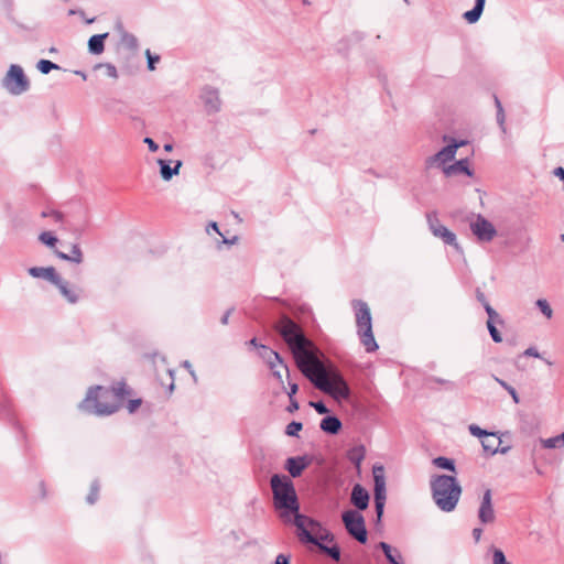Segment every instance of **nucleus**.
<instances>
[{
	"label": "nucleus",
	"mask_w": 564,
	"mask_h": 564,
	"mask_svg": "<svg viewBox=\"0 0 564 564\" xmlns=\"http://www.w3.org/2000/svg\"><path fill=\"white\" fill-rule=\"evenodd\" d=\"M55 254L57 258L65 260V261L73 262V263L79 264L83 262V252L78 245H73L72 251L69 254L64 253L58 250H55Z\"/></svg>",
	"instance_id": "nucleus-27"
},
{
	"label": "nucleus",
	"mask_w": 564,
	"mask_h": 564,
	"mask_svg": "<svg viewBox=\"0 0 564 564\" xmlns=\"http://www.w3.org/2000/svg\"><path fill=\"white\" fill-rule=\"evenodd\" d=\"M470 434L476 437L484 438L485 436L492 435V432H487L486 430L480 429L478 425L471 424L468 427Z\"/></svg>",
	"instance_id": "nucleus-44"
},
{
	"label": "nucleus",
	"mask_w": 564,
	"mask_h": 564,
	"mask_svg": "<svg viewBox=\"0 0 564 564\" xmlns=\"http://www.w3.org/2000/svg\"><path fill=\"white\" fill-rule=\"evenodd\" d=\"M554 174H555L556 176H558L561 180H563V182H564V169H563V167H561V166H560V167H556V169L554 170Z\"/></svg>",
	"instance_id": "nucleus-63"
},
{
	"label": "nucleus",
	"mask_w": 564,
	"mask_h": 564,
	"mask_svg": "<svg viewBox=\"0 0 564 564\" xmlns=\"http://www.w3.org/2000/svg\"><path fill=\"white\" fill-rule=\"evenodd\" d=\"M431 491L435 505L442 511L451 512L459 501L462 487L454 476L436 475L431 478Z\"/></svg>",
	"instance_id": "nucleus-2"
},
{
	"label": "nucleus",
	"mask_w": 564,
	"mask_h": 564,
	"mask_svg": "<svg viewBox=\"0 0 564 564\" xmlns=\"http://www.w3.org/2000/svg\"><path fill=\"white\" fill-rule=\"evenodd\" d=\"M99 489L100 487L98 480H94L90 486V491L86 498L89 505H94L98 500Z\"/></svg>",
	"instance_id": "nucleus-37"
},
{
	"label": "nucleus",
	"mask_w": 564,
	"mask_h": 564,
	"mask_svg": "<svg viewBox=\"0 0 564 564\" xmlns=\"http://www.w3.org/2000/svg\"><path fill=\"white\" fill-rule=\"evenodd\" d=\"M487 328L488 332L495 343H501L502 337L497 327L495 326V323H491V321H487Z\"/></svg>",
	"instance_id": "nucleus-42"
},
{
	"label": "nucleus",
	"mask_w": 564,
	"mask_h": 564,
	"mask_svg": "<svg viewBox=\"0 0 564 564\" xmlns=\"http://www.w3.org/2000/svg\"><path fill=\"white\" fill-rule=\"evenodd\" d=\"M453 142L441 149L437 153H435L432 156H429L425 160V167L426 169H433V167H441L444 171V167H447V163L453 161L455 158V154L457 152V149L465 144L464 141L456 142L455 140H452Z\"/></svg>",
	"instance_id": "nucleus-9"
},
{
	"label": "nucleus",
	"mask_w": 564,
	"mask_h": 564,
	"mask_svg": "<svg viewBox=\"0 0 564 564\" xmlns=\"http://www.w3.org/2000/svg\"><path fill=\"white\" fill-rule=\"evenodd\" d=\"M200 99L207 113H216L221 108V100L218 89L212 86H205L200 93Z\"/></svg>",
	"instance_id": "nucleus-11"
},
{
	"label": "nucleus",
	"mask_w": 564,
	"mask_h": 564,
	"mask_svg": "<svg viewBox=\"0 0 564 564\" xmlns=\"http://www.w3.org/2000/svg\"><path fill=\"white\" fill-rule=\"evenodd\" d=\"M495 380L505 389L507 390V392L511 395L512 400L514 401V403H519L520 400H519V395L516 391V389L513 387H511L510 384H508L505 380L502 379H499L498 377H495Z\"/></svg>",
	"instance_id": "nucleus-38"
},
{
	"label": "nucleus",
	"mask_w": 564,
	"mask_h": 564,
	"mask_svg": "<svg viewBox=\"0 0 564 564\" xmlns=\"http://www.w3.org/2000/svg\"><path fill=\"white\" fill-rule=\"evenodd\" d=\"M427 223H429L430 230L432 231L433 235H434V230L436 228L443 227V225L440 223V220L437 219L435 214L427 215Z\"/></svg>",
	"instance_id": "nucleus-46"
},
{
	"label": "nucleus",
	"mask_w": 564,
	"mask_h": 564,
	"mask_svg": "<svg viewBox=\"0 0 564 564\" xmlns=\"http://www.w3.org/2000/svg\"><path fill=\"white\" fill-rule=\"evenodd\" d=\"M144 143H147V144H148L149 150H150L151 152H155V151H158V149H159V145L153 141V139H151V138H149V137L144 139Z\"/></svg>",
	"instance_id": "nucleus-56"
},
{
	"label": "nucleus",
	"mask_w": 564,
	"mask_h": 564,
	"mask_svg": "<svg viewBox=\"0 0 564 564\" xmlns=\"http://www.w3.org/2000/svg\"><path fill=\"white\" fill-rule=\"evenodd\" d=\"M384 503L386 502H383V501L375 500V508H376V513H377L378 520H380L383 514Z\"/></svg>",
	"instance_id": "nucleus-52"
},
{
	"label": "nucleus",
	"mask_w": 564,
	"mask_h": 564,
	"mask_svg": "<svg viewBox=\"0 0 564 564\" xmlns=\"http://www.w3.org/2000/svg\"><path fill=\"white\" fill-rule=\"evenodd\" d=\"M481 534H482V529L481 528H475L473 530V538H474L476 543H478L480 541Z\"/></svg>",
	"instance_id": "nucleus-59"
},
{
	"label": "nucleus",
	"mask_w": 564,
	"mask_h": 564,
	"mask_svg": "<svg viewBox=\"0 0 564 564\" xmlns=\"http://www.w3.org/2000/svg\"><path fill=\"white\" fill-rule=\"evenodd\" d=\"M278 368H282V367L278 365L274 369H271L272 373L281 383H283L282 373Z\"/></svg>",
	"instance_id": "nucleus-62"
},
{
	"label": "nucleus",
	"mask_w": 564,
	"mask_h": 564,
	"mask_svg": "<svg viewBox=\"0 0 564 564\" xmlns=\"http://www.w3.org/2000/svg\"><path fill=\"white\" fill-rule=\"evenodd\" d=\"M290 555L281 553L275 557L274 564H290Z\"/></svg>",
	"instance_id": "nucleus-54"
},
{
	"label": "nucleus",
	"mask_w": 564,
	"mask_h": 564,
	"mask_svg": "<svg viewBox=\"0 0 564 564\" xmlns=\"http://www.w3.org/2000/svg\"><path fill=\"white\" fill-rule=\"evenodd\" d=\"M478 519L481 524H491L496 520V513L492 506L491 490L487 489L484 492L479 509Z\"/></svg>",
	"instance_id": "nucleus-12"
},
{
	"label": "nucleus",
	"mask_w": 564,
	"mask_h": 564,
	"mask_svg": "<svg viewBox=\"0 0 564 564\" xmlns=\"http://www.w3.org/2000/svg\"><path fill=\"white\" fill-rule=\"evenodd\" d=\"M486 313L488 314V321H491V323L499 322L501 323L499 318V314L491 307L489 303H486V306H484Z\"/></svg>",
	"instance_id": "nucleus-47"
},
{
	"label": "nucleus",
	"mask_w": 564,
	"mask_h": 564,
	"mask_svg": "<svg viewBox=\"0 0 564 564\" xmlns=\"http://www.w3.org/2000/svg\"><path fill=\"white\" fill-rule=\"evenodd\" d=\"M542 446L544 448H562L564 447V443L562 442L560 435H556L554 437H550L546 440H542Z\"/></svg>",
	"instance_id": "nucleus-36"
},
{
	"label": "nucleus",
	"mask_w": 564,
	"mask_h": 564,
	"mask_svg": "<svg viewBox=\"0 0 564 564\" xmlns=\"http://www.w3.org/2000/svg\"><path fill=\"white\" fill-rule=\"evenodd\" d=\"M296 410H299V402L294 398H292V399H290V404L288 406V411L293 412Z\"/></svg>",
	"instance_id": "nucleus-60"
},
{
	"label": "nucleus",
	"mask_w": 564,
	"mask_h": 564,
	"mask_svg": "<svg viewBox=\"0 0 564 564\" xmlns=\"http://www.w3.org/2000/svg\"><path fill=\"white\" fill-rule=\"evenodd\" d=\"M234 308H228L225 314L223 315L220 322L223 325H227L228 324V321H229V316L230 314L232 313Z\"/></svg>",
	"instance_id": "nucleus-61"
},
{
	"label": "nucleus",
	"mask_w": 564,
	"mask_h": 564,
	"mask_svg": "<svg viewBox=\"0 0 564 564\" xmlns=\"http://www.w3.org/2000/svg\"><path fill=\"white\" fill-rule=\"evenodd\" d=\"M501 444V440L496 436V433H492L490 436H485L481 440V446L484 452L489 455H495L499 452V445Z\"/></svg>",
	"instance_id": "nucleus-26"
},
{
	"label": "nucleus",
	"mask_w": 564,
	"mask_h": 564,
	"mask_svg": "<svg viewBox=\"0 0 564 564\" xmlns=\"http://www.w3.org/2000/svg\"><path fill=\"white\" fill-rule=\"evenodd\" d=\"M2 87L11 95L19 96L30 89V80L20 65H10L1 82Z\"/></svg>",
	"instance_id": "nucleus-7"
},
{
	"label": "nucleus",
	"mask_w": 564,
	"mask_h": 564,
	"mask_svg": "<svg viewBox=\"0 0 564 564\" xmlns=\"http://www.w3.org/2000/svg\"><path fill=\"white\" fill-rule=\"evenodd\" d=\"M108 33L93 35L88 41V50L94 55H99L105 51V40Z\"/></svg>",
	"instance_id": "nucleus-25"
},
{
	"label": "nucleus",
	"mask_w": 564,
	"mask_h": 564,
	"mask_svg": "<svg viewBox=\"0 0 564 564\" xmlns=\"http://www.w3.org/2000/svg\"><path fill=\"white\" fill-rule=\"evenodd\" d=\"M495 105H496L497 111H500V109H503L502 105L497 96H495Z\"/></svg>",
	"instance_id": "nucleus-64"
},
{
	"label": "nucleus",
	"mask_w": 564,
	"mask_h": 564,
	"mask_svg": "<svg viewBox=\"0 0 564 564\" xmlns=\"http://www.w3.org/2000/svg\"><path fill=\"white\" fill-rule=\"evenodd\" d=\"M434 236L442 239L445 245L454 247L456 251L460 253L463 252L462 247L457 242L456 235L447 227L443 226L442 228H436L434 230Z\"/></svg>",
	"instance_id": "nucleus-20"
},
{
	"label": "nucleus",
	"mask_w": 564,
	"mask_h": 564,
	"mask_svg": "<svg viewBox=\"0 0 564 564\" xmlns=\"http://www.w3.org/2000/svg\"><path fill=\"white\" fill-rule=\"evenodd\" d=\"M485 2L486 0H476L474 8L464 13V19L470 24L476 23L481 17Z\"/></svg>",
	"instance_id": "nucleus-28"
},
{
	"label": "nucleus",
	"mask_w": 564,
	"mask_h": 564,
	"mask_svg": "<svg viewBox=\"0 0 564 564\" xmlns=\"http://www.w3.org/2000/svg\"><path fill=\"white\" fill-rule=\"evenodd\" d=\"M310 465V459L306 456L289 457L285 462V469L289 474L296 478L300 477L303 470Z\"/></svg>",
	"instance_id": "nucleus-16"
},
{
	"label": "nucleus",
	"mask_w": 564,
	"mask_h": 564,
	"mask_svg": "<svg viewBox=\"0 0 564 564\" xmlns=\"http://www.w3.org/2000/svg\"><path fill=\"white\" fill-rule=\"evenodd\" d=\"M145 55H147V58H148V68L150 70H153L155 68V63H158L160 61V56L159 55H152L150 50H147L145 51Z\"/></svg>",
	"instance_id": "nucleus-48"
},
{
	"label": "nucleus",
	"mask_w": 564,
	"mask_h": 564,
	"mask_svg": "<svg viewBox=\"0 0 564 564\" xmlns=\"http://www.w3.org/2000/svg\"><path fill=\"white\" fill-rule=\"evenodd\" d=\"M470 229L480 241H491L497 235L494 225L480 215L477 216L475 221L470 223Z\"/></svg>",
	"instance_id": "nucleus-10"
},
{
	"label": "nucleus",
	"mask_w": 564,
	"mask_h": 564,
	"mask_svg": "<svg viewBox=\"0 0 564 564\" xmlns=\"http://www.w3.org/2000/svg\"><path fill=\"white\" fill-rule=\"evenodd\" d=\"M99 68H104L105 69V74L110 77V78H113V79H117L118 78V70L116 68V66L111 63H99V64H96L95 65V69H99Z\"/></svg>",
	"instance_id": "nucleus-34"
},
{
	"label": "nucleus",
	"mask_w": 564,
	"mask_h": 564,
	"mask_svg": "<svg viewBox=\"0 0 564 564\" xmlns=\"http://www.w3.org/2000/svg\"><path fill=\"white\" fill-rule=\"evenodd\" d=\"M365 456L366 447L362 444L356 445L347 452L348 460L355 465L358 471H360L361 463L365 459Z\"/></svg>",
	"instance_id": "nucleus-23"
},
{
	"label": "nucleus",
	"mask_w": 564,
	"mask_h": 564,
	"mask_svg": "<svg viewBox=\"0 0 564 564\" xmlns=\"http://www.w3.org/2000/svg\"><path fill=\"white\" fill-rule=\"evenodd\" d=\"M29 274L33 278H41L50 281L55 284L56 281L61 278L55 268L53 267H32L28 270Z\"/></svg>",
	"instance_id": "nucleus-18"
},
{
	"label": "nucleus",
	"mask_w": 564,
	"mask_h": 564,
	"mask_svg": "<svg viewBox=\"0 0 564 564\" xmlns=\"http://www.w3.org/2000/svg\"><path fill=\"white\" fill-rule=\"evenodd\" d=\"M118 30L120 33L121 44L130 51L138 50L139 44L137 37L133 34L126 32L121 25L118 26Z\"/></svg>",
	"instance_id": "nucleus-30"
},
{
	"label": "nucleus",
	"mask_w": 564,
	"mask_h": 564,
	"mask_svg": "<svg viewBox=\"0 0 564 564\" xmlns=\"http://www.w3.org/2000/svg\"><path fill=\"white\" fill-rule=\"evenodd\" d=\"M303 425L301 422L292 421L286 425L285 433L289 436H297L299 432L302 430Z\"/></svg>",
	"instance_id": "nucleus-41"
},
{
	"label": "nucleus",
	"mask_w": 564,
	"mask_h": 564,
	"mask_svg": "<svg viewBox=\"0 0 564 564\" xmlns=\"http://www.w3.org/2000/svg\"><path fill=\"white\" fill-rule=\"evenodd\" d=\"M433 464L438 467V468H442V469H446V470H451L453 473L456 471L455 469V463L453 459L451 458H447V457H444V456H438L436 458L433 459Z\"/></svg>",
	"instance_id": "nucleus-33"
},
{
	"label": "nucleus",
	"mask_w": 564,
	"mask_h": 564,
	"mask_svg": "<svg viewBox=\"0 0 564 564\" xmlns=\"http://www.w3.org/2000/svg\"><path fill=\"white\" fill-rule=\"evenodd\" d=\"M485 2L486 0H476L474 8L464 13V19L470 24L476 23L481 17Z\"/></svg>",
	"instance_id": "nucleus-29"
},
{
	"label": "nucleus",
	"mask_w": 564,
	"mask_h": 564,
	"mask_svg": "<svg viewBox=\"0 0 564 564\" xmlns=\"http://www.w3.org/2000/svg\"><path fill=\"white\" fill-rule=\"evenodd\" d=\"M297 390H299L297 384H296V383H294V382H293V383H292V382H290V383H289V391H288V395H289V398H290V399L294 398V395L296 394Z\"/></svg>",
	"instance_id": "nucleus-57"
},
{
	"label": "nucleus",
	"mask_w": 564,
	"mask_h": 564,
	"mask_svg": "<svg viewBox=\"0 0 564 564\" xmlns=\"http://www.w3.org/2000/svg\"><path fill=\"white\" fill-rule=\"evenodd\" d=\"M319 427L328 434H337L341 429V422L337 416L329 415L321 421Z\"/></svg>",
	"instance_id": "nucleus-24"
},
{
	"label": "nucleus",
	"mask_w": 564,
	"mask_h": 564,
	"mask_svg": "<svg viewBox=\"0 0 564 564\" xmlns=\"http://www.w3.org/2000/svg\"><path fill=\"white\" fill-rule=\"evenodd\" d=\"M140 404H141L140 399L130 400L127 405L129 413H133L140 406Z\"/></svg>",
	"instance_id": "nucleus-53"
},
{
	"label": "nucleus",
	"mask_w": 564,
	"mask_h": 564,
	"mask_svg": "<svg viewBox=\"0 0 564 564\" xmlns=\"http://www.w3.org/2000/svg\"><path fill=\"white\" fill-rule=\"evenodd\" d=\"M310 405L312 408L315 409V411L318 413V414H326L328 413V409L327 406L322 402V401H317V402H313L311 401L310 402Z\"/></svg>",
	"instance_id": "nucleus-50"
},
{
	"label": "nucleus",
	"mask_w": 564,
	"mask_h": 564,
	"mask_svg": "<svg viewBox=\"0 0 564 564\" xmlns=\"http://www.w3.org/2000/svg\"><path fill=\"white\" fill-rule=\"evenodd\" d=\"M170 161L159 159L158 164L160 165V174L164 181L172 180L173 176L180 173L182 167V161H176L174 167H171Z\"/></svg>",
	"instance_id": "nucleus-21"
},
{
	"label": "nucleus",
	"mask_w": 564,
	"mask_h": 564,
	"mask_svg": "<svg viewBox=\"0 0 564 564\" xmlns=\"http://www.w3.org/2000/svg\"><path fill=\"white\" fill-rule=\"evenodd\" d=\"M476 299L482 304V306H486V303H489L484 294L479 289L476 290Z\"/></svg>",
	"instance_id": "nucleus-58"
},
{
	"label": "nucleus",
	"mask_w": 564,
	"mask_h": 564,
	"mask_svg": "<svg viewBox=\"0 0 564 564\" xmlns=\"http://www.w3.org/2000/svg\"><path fill=\"white\" fill-rule=\"evenodd\" d=\"M341 520L349 535L359 543L364 544L367 542V529L361 513L357 510H346L341 514Z\"/></svg>",
	"instance_id": "nucleus-8"
},
{
	"label": "nucleus",
	"mask_w": 564,
	"mask_h": 564,
	"mask_svg": "<svg viewBox=\"0 0 564 564\" xmlns=\"http://www.w3.org/2000/svg\"><path fill=\"white\" fill-rule=\"evenodd\" d=\"M523 355L527 356V357H534V358H540V354L538 351V349L535 347H529L527 348L524 351H523Z\"/></svg>",
	"instance_id": "nucleus-55"
},
{
	"label": "nucleus",
	"mask_w": 564,
	"mask_h": 564,
	"mask_svg": "<svg viewBox=\"0 0 564 564\" xmlns=\"http://www.w3.org/2000/svg\"><path fill=\"white\" fill-rule=\"evenodd\" d=\"M293 523L297 529V538L301 543L314 545L321 543L317 536L324 530L321 522L307 516L296 513Z\"/></svg>",
	"instance_id": "nucleus-6"
},
{
	"label": "nucleus",
	"mask_w": 564,
	"mask_h": 564,
	"mask_svg": "<svg viewBox=\"0 0 564 564\" xmlns=\"http://www.w3.org/2000/svg\"><path fill=\"white\" fill-rule=\"evenodd\" d=\"M101 390L106 388L96 386L89 388L86 398L79 403V409L89 414L110 415L118 411L119 403L115 400H105Z\"/></svg>",
	"instance_id": "nucleus-5"
},
{
	"label": "nucleus",
	"mask_w": 564,
	"mask_h": 564,
	"mask_svg": "<svg viewBox=\"0 0 564 564\" xmlns=\"http://www.w3.org/2000/svg\"><path fill=\"white\" fill-rule=\"evenodd\" d=\"M505 120H506L505 110L500 109V111H497V122L503 132H506Z\"/></svg>",
	"instance_id": "nucleus-51"
},
{
	"label": "nucleus",
	"mask_w": 564,
	"mask_h": 564,
	"mask_svg": "<svg viewBox=\"0 0 564 564\" xmlns=\"http://www.w3.org/2000/svg\"><path fill=\"white\" fill-rule=\"evenodd\" d=\"M318 539H319V542H324V541H327V542H334L335 541V536L334 534L324 528V530L317 535Z\"/></svg>",
	"instance_id": "nucleus-49"
},
{
	"label": "nucleus",
	"mask_w": 564,
	"mask_h": 564,
	"mask_svg": "<svg viewBox=\"0 0 564 564\" xmlns=\"http://www.w3.org/2000/svg\"><path fill=\"white\" fill-rule=\"evenodd\" d=\"M536 306L539 307V310L541 311V313H542L545 317H547V318H551V317H552V315H553V311H552V308H551V306H550V304L547 303V301H546V300H544V299H539V300L536 301Z\"/></svg>",
	"instance_id": "nucleus-40"
},
{
	"label": "nucleus",
	"mask_w": 564,
	"mask_h": 564,
	"mask_svg": "<svg viewBox=\"0 0 564 564\" xmlns=\"http://www.w3.org/2000/svg\"><path fill=\"white\" fill-rule=\"evenodd\" d=\"M459 173L471 176L473 173L469 169V162L467 159L458 160L455 163L447 165V167H444V174L446 176H452Z\"/></svg>",
	"instance_id": "nucleus-22"
},
{
	"label": "nucleus",
	"mask_w": 564,
	"mask_h": 564,
	"mask_svg": "<svg viewBox=\"0 0 564 564\" xmlns=\"http://www.w3.org/2000/svg\"><path fill=\"white\" fill-rule=\"evenodd\" d=\"M270 482L273 492L274 507L283 510L281 517L284 521H289V516L291 513L294 517L296 513H300V505L293 482L286 476L278 474L271 477Z\"/></svg>",
	"instance_id": "nucleus-3"
},
{
	"label": "nucleus",
	"mask_w": 564,
	"mask_h": 564,
	"mask_svg": "<svg viewBox=\"0 0 564 564\" xmlns=\"http://www.w3.org/2000/svg\"><path fill=\"white\" fill-rule=\"evenodd\" d=\"M316 546L321 552L327 554L334 561L338 562L340 560V549L338 545L334 544L333 546H328L321 542Z\"/></svg>",
	"instance_id": "nucleus-32"
},
{
	"label": "nucleus",
	"mask_w": 564,
	"mask_h": 564,
	"mask_svg": "<svg viewBox=\"0 0 564 564\" xmlns=\"http://www.w3.org/2000/svg\"><path fill=\"white\" fill-rule=\"evenodd\" d=\"M37 69L42 74H48L53 69H59V66L48 59H41L36 64Z\"/></svg>",
	"instance_id": "nucleus-35"
},
{
	"label": "nucleus",
	"mask_w": 564,
	"mask_h": 564,
	"mask_svg": "<svg viewBox=\"0 0 564 564\" xmlns=\"http://www.w3.org/2000/svg\"><path fill=\"white\" fill-rule=\"evenodd\" d=\"M54 285L58 289L62 296L65 297L68 303L75 304L78 302L80 290L77 286H70L69 283L63 278H59Z\"/></svg>",
	"instance_id": "nucleus-15"
},
{
	"label": "nucleus",
	"mask_w": 564,
	"mask_h": 564,
	"mask_svg": "<svg viewBox=\"0 0 564 564\" xmlns=\"http://www.w3.org/2000/svg\"><path fill=\"white\" fill-rule=\"evenodd\" d=\"M259 348H260V356H261V358L267 361V364L270 367V369H274L279 365V366H281L285 370L288 377L290 376L289 368L284 364V361L281 358L279 352L270 349L265 345H260Z\"/></svg>",
	"instance_id": "nucleus-14"
},
{
	"label": "nucleus",
	"mask_w": 564,
	"mask_h": 564,
	"mask_svg": "<svg viewBox=\"0 0 564 564\" xmlns=\"http://www.w3.org/2000/svg\"><path fill=\"white\" fill-rule=\"evenodd\" d=\"M372 475L375 481V500L386 502V477L383 466L375 465L372 467Z\"/></svg>",
	"instance_id": "nucleus-13"
},
{
	"label": "nucleus",
	"mask_w": 564,
	"mask_h": 564,
	"mask_svg": "<svg viewBox=\"0 0 564 564\" xmlns=\"http://www.w3.org/2000/svg\"><path fill=\"white\" fill-rule=\"evenodd\" d=\"M350 501L358 510H365L369 505V494L361 485L356 484L351 490Z\"/></svg>",
	"instance_id": "nucleus-17"
},
{
	"label": "nucleus",
	"mask_w": 564,
	"mask_h": 564,
	"mask_svg": "<svg viewBox=\"0 0 564 564\" xmlns=\"http://www.w3.org/2000/svg\"><path fill=\"white\" fill-rule=\"evenodd\" d=\"M127 394H129V390L124 383H118L111 389L106 388V390H101V397L105 400H115L119 405Z\"/></svg>",
	"instance_id": "nucleus-19"
},
{
	"label": "nucleus",
	"mask_w": 564,
	"mask_h": 564,
	"mask_svg": "<svg viewBox=\"0 0 564 564\" xmlns=\"http://www.w3.org/2000/svg\"><path fill=\"white\" fill-rule=\"evenodd\" d=\"M41 215H42V217H51L56 223H62L64 219V215L61 212L55 210V209L43 210Z\"/></svg>",
	"instance_id": "nucleus-45"
},
{
	"label": "nucleus",
	"mask_w": 564,
	"mask_h": 564,
	"mask_svg": "<svg viewBox=\"0 0 564 564\" xmlns=\"http://www.w3.org/2000/svg\"><path fill=\"white\" fill-rule=\"evenodd\" d=\"M39 239L42 243L46 245L50 248H53L55 246V243L57 242V238L55 236H53L52 232H50V231H43L39 236Z\"/></svg>",
	"instance_id": "nucleus-39"
},
{
	"label": "nucleus",
	"mask_w": 564,
	"mask_h": 564,
	"mask_svg": "<svg viewBox=\"0 0 564 564\" xmlns=\"http://www.w3.org/2000/svg\"><path fill=\"white\" fill-rule=\"evenodd\" d=\"M492 564H511V563L507 561L505 553L500 549H494Z\"/></svg>",
	"instance_id": "nucleus-43"
},
{
	"label": "nucleus",
	"mask_w": 564,
	"mask_h": 564,
	"mask_svg": "<svg viewBox=\"0 0 564 564\" xmlns=\"http://www.w3.org/2000/svg\"><path fill=\"white\" fill-rule=\"evenodd\" d=\"M379 547L382 550V552L384 553V555L390 564H400L401 563L400 560L402 557H401L400 552L398 550H392L390 544H388L386 542H380Z\"/></svg>",
	"instance_id": "nucleus-31"
},
{
	"label": "nucleus",
	"mask_w": 564,
	"mask_h": 564,
	"mask_svg": "<svg viewBox=\"0 0 564 564\" xmlns=\"http://www.w3.org/2000/svg\"><path fill=\"white\" fill-rule=\"evenodd\" d=\"M354 308L356 312V324L358 335L366 351L372 352L378 349V344L373 337L371 314L368 304L364 301H354Z\"/></svg>",
	"instance_id": "nucleus-4"
},
{
	"label": "nucleus",
	"mask_w": 564,
	"mask_h": 564,
	"mask_svg": "<svg viewBox=\"0 0 564 564\" xmlns=\"http://www.w3.org/2000/svg\"><path fill=\"white\" fill-rule=\"evenodd\" d=\"M290 347L297 368L318 390L335 400H346L350 389L339 370L332 364L325 365L318 357V348L290 317L283 316L275 326Z\"/></svg>",
	"instance_id": "nucleus-1"
}]
</instances>
